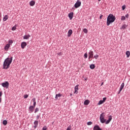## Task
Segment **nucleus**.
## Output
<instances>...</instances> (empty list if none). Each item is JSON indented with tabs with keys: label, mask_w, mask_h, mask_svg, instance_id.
<instances>
[{
	"label": "nucleus",
	"mask_w": 130,
	"mask_h": 130,
	"mask_svg": "<svg viewBox=\"0 0 130 130\" xmlns=\"http://www.w3.org/2000/svg\"><path fill=\"white\" fill-rule=\"evenodd\" d=\"M13 61V57L11 58L8 57L4 60L3 63V69L4 70H8L10 68V66Z\"/></svg>",
	"instance_id": "f257e3e1"
},
{
	"label": "nucleus",
	"mask_w": 130,
	"mask_h": 130,
	"mask_svg": "<svg viewBox=\"0 0 130 130\" xmlns=\"http://www.w3.org/2000/svg\"><path fill=\"white\" fill-rule=\"evenodd\" d=\"M116 19L115 16L113 15L112 14H110L107 17V26H109L111 23H113L114 21Z\"/></svg>",
	"instance_id": "f03ea898"
},
{
	"label": "nucleus",
	"mask_w": 130,
	"mask_h": 130,
	"mask_svg": "<svg viewBox=\"0 0 130 130\" xmlns=\"http://www.w3.org/2000/svg\"><path fill=\"white\" fill-rule=\"evenodd\" d=\"M105 113H102L100 115V119L102 123H104V122L106 121V119H104V116H105Z\"/></svg>",
	"instance_id": "7ed1b4c3"
},
{
	"label": "nucleus",
	"mask_w": 130,
	"mask_h": 130,
	"mask_svg": "<svg viewBox=\"0 0 130 130\" xmlns=\"http://www.w3.org/2000/svg\"><path fill=\"white\" fill-rule=\"evenodd\" d=\"M2 86L4 88H6V89H8V88H9V82L6 81L5 82L2 83Z\"/></svg>",
	"instance_id": "20e7f679"
},
{
	"label": "nucleus",
	"mask_w": 130,
	"mask_h": 130,
	"mask_svg": "<svg viewBox=\"0 0 130 130\" xmlns=\"http://www.w3.org/2000/svg\"><path fill=\"white\" fill-rule=\"evenodd\" d=\"M81 2L79 1V0H78L75 4L74 7L76 9H78V8H79V7H81Z\"/></svg>",
	"instance_id": "39448f33"
},
{
	"label": "nucleus",
	"mask_w": 130,
	"mask_h": 130,
	"mask_svg": "<svg viewBox=\"0 0 130 130\" xmlns=\"http://www.w3.org/2000/svg\"><path fill=\"white\" fill-rule=\"evenodd\" d=\"M124 87V83H122L120 86V89L118 91V94H120V92L122 91V89Z\"/></svg>",
	"instance_id": "423d86ee"
},
{
	"label": "nucleus",
	"mask_w": 130,
	"mask_h": 130,
	"mask_svg": "<svg viewBox=\"0 0 130 130\" xmlns=\"http://www.w3.org/2000/svg\"><path fill=\"white\" fill-rule=\"evenodd\" d=\"M26 46H27V43H26V42H23L21 44V48L22 49H24V48H25V47H26Z\"/></svg>",
	"instance_id": "0eeeda50"
},
{
	"label": "nucleus",
	"mask_w": 130,
	"mask_h": 130,
	"mask_svg": "<svg viewBox=\"0 0 130 130\" xmlns=\"http://www.w3.org/2000/svg\"><path fill=\"white\" fill-rule=\"evenodd\" d=\"M89 57L88 58L89 59H90V58L91 57L92 58H93V56H94V52L92 51H90L89 52Z\"/></svg>",
	"instance_id": "6e6552de"
},
{
	"label": "nucleus",
	"mask_w": 130,
	"mask_h": 130,
	"mask_svg": "<svg viewBox=\"0 0 130 130\" xmlns=\"http://www.w3.org/2000/svg\"><path fill=\"white\" fill-rule=\"evenodd\" d=\"M68 17L70 20H73V18L74 17V13L73 12L70 13L68 15Z\"/></svg>",
	"instance_id": "1a4fd4ad"
},
{
	"label": "nucleus",
	"mask_w": 130,
	"mask_h": 130,
	"mask_svg": "<svg viewBox=\"0 0 130 130\" xmlns=\"http://www.w3.org/2000/svg\"><path fill=\"white\" fill-rule=\"evenodd\" d=\"M93 130H102V129H101V128H100L99 125H96L93 127Z\"/></svg>",
	"instance_id": "9d476101"
},
{
	"label": "nucleus",
	"mask_w": 130,
	"mask_h": 130,
	"mask_svg": "<svg viewBox=\"0 0 130 130\" xmlns=\"http://www.w3.org/2000/svg\"><path fill=\"white\" fill-rule=\"evenodd\" d=\"M34 124L35 125L34 126V128H36L37 126H38V121L37 120L35 121V122H34Z\"/></svg>",
	"instance_id": "9b49d317"
},
{
	"label": "nucleus",
	"mask_w": 130,
	"mask_h": 130,
	"mask_svg": "<svg viewBox=\"0 0 130 130\" xmlns=\"http://www.w3.org/2000/svg\"><path fill=\"white\" fill-rule=\"evenodd\" d=\"M72 34H73V30L72 29H70L68 31V37H71V36L72 35Z\"/></svg>",
	"instance_id": "f8f14e48"
},
{
	"label": "nucleus",
	"mask_w": 130,
	"mask_h": 130,
	"mask_svg": "<svg viewBox=\"0 0 130 130\" xmlns=\"http://www.w3.org/2000/svg\"><path fill=\"white\" fill-rule=\"evenodd\" d=\"M34 107H33V106H30L29 107V110L30 112H33V111H34Z\"/></svg>",
	"instance_id": "ddd939ff"
},
{
	"label": "nucleus",
	"mask_w": 130,
	"mask_h": 130,
	"mask_svg": "<svg viewBox=\"0 0 130 130\" xmlns=\"http://www.w3.org/2000/svg\"><path fill=\"white\" fill-rule=\"evenodd\" d=\"M90 103V101L86 100L84 102V105H89V104Z\"/></svg>",
	"instance_id": "4468645a"
},
{
	"label": "nucleus",
	"mask_w": 130,
	"mask_h": 130,
	"mask_svg": "<svg viewBox=\"0 0 130 130\" xmlns=\"http://www.w3.org/2000/svg\"><path fill=\"white\" fill-rule=\"evenodd\" d=\"M9 48H10V44H7L5 46L4 49H5V50H9Z\"/></svg>",
	"instance_id": "2eb2a0df"
},
{
	"label": "nucleus",
	"mask_w": 130,
	"mask_h": 130,
	"mask_svg": "<svg viewBox=\"0 0 130 130\" xmlns=\"http://www.w3.org/2000/svg\"><path fill=\"white\" fill-rule=\"evenodd\" d=\"M29 5L31 7H33L35 5V1H31L29 2Z\"/></svg>",
	"instance_id": "dca6fc26"
},
{
	"label": "nucleus",
	"mask_w": 130,
	"mask_h": 130,
	"mask_svg": "<svg viewBox=\"0 0 130 130\" xmlns=\"http://www.w3.org/2000/svg\"><path fill=\"white\" fill-rule=\"evenodd\" d=\"M79 90V85H76L75 87V91L74 93L76 94V92Z\"/></svg>",
	"instance_id": "f3484780"
},
{
	"label": "nucleus",
	"mask_w": 130,
	"mask_h": 130,
	"mask_svg": "<svg viewBox=\"0 0 130 130\" xmlns=\"http://www.w3.org/2000/svg\"><path fill=\"white\" fill-rule=\"evenodd\" d=\"M90 69H91V70H94V69H95V64H91L90 67H89Z\"/></svg>",
	"instance_id": "a211bd4d"
},
{
	"label": "nucleus",
	"mask_w": 130,
	"mask_h": 130,
	"mask_svg": "<svg viewBox=\"0 0 130 130\" xmlns=\"http://www.w3.org/2000/svg\"><path fill=\"white\" fill-rule=\"evenodd\" d=\"M58 97H61V94L60 93L56 94L55 95V99H57Z\"/></svg>",
	"instance_id": "6ab92c4d"
},
{
	"label": "nucleus",
	"mask_w": 130,
	"mask_h": 130,
	"mask_svg": "<svg viewBox=\"0 0 130 130\" xmlns=\"http://www.w3.org/2000/svg\"><path fill=\"white\" fill-rule=\"evenodd\" d=\"M8 19H9V17H8V15H6L5 16V17L3 18V21H7V20H8Z\"/></svg>",
	"instance_id": "aec40b11"
},
{
	"label": "nucleus",
	"mask_w": 130,
	"mask_h": 130,
	"mask_svg": "<svg viewBox=\"0 0 130 130\" xmlns=\"http://www.w3.org/2000/svg\"><path fill=\"white\" fill-rule=\"evenodd\" d=\"M3 124H4V125H7V124H8V121H7V120H3Z\"/></svg>",
	"instance_id": "412c9836"
},
{
	"label": "nucleus",
	"mask_w": 130,
	"mask_h": 130,
	"mask_svg": "<svg viewBox=\"0 0 130 130\" xmlns=\"http://www.w3.org/2000/svg\"><path fill=\"white\" fill-rule=\"evenodd\" d=\"M126 27H127V25H126V24H123L122 27H120V29H124L126 28Z\"/></svg>",
	"instance_id": "4be33fe9"
},
{
	"label": "nucleus",
	"mask_w": 130,
	"mask_h": 130,
	"mask_svg": "<svg viewBox=\"0 0 130 130\" xmlns=\"http://www.w3.org/2000/svg\"><path fill=\"white\" fill-rule=\"evenodd\" d=\"M126 55L127 57H129V55H130V52L129 51H127L126 52Z\"/></svg>",
	"instance_id": "5701e85b"
},
{
	"label": "nucleus",
	"mask_w": 130,
	"mask_h": 130,
	"mask_svg": "<svg viewBox=\"0 0 130 130\" xmlns=\"http://www.w3.org/2000/svg\"><path fill=\"white\" fill-rule=\"evenodd\" d=\"M104 103V102H103V100H101L98 103V105H101V104H103Z\"/></svg>",
	"instance_id": "b1692460"
},
{
	"label": "nucleus",
	"mask_w": 130,
	"mask_h": 130,
	"mask_svg": "<svg viewBox=\"0 0 130 130\" xmlns=\"http://www.w3.org/2000/svg\"><path fill=\"white\" fill-rule=\"evenodd\" d=\"M110 121H111L112 120V116L110 115L108 116V119Z\"/></svg>",
	"instance_id": "393cba45"
},
{
	"label": "nucleus",
	"mask_w": 130,
	"mask_h": 130,
	"mask_svg": "<svg viewBox=\"0 0 130 130\" xmlns=\"http://www.w3.org/2000/svg\"><path fill=\"white\" fill-rule=\"evenodd\" d=\"M83 32L86 34H87L88 33V29H87V28H84Z\"/></svg>",
	"instance_id": "a878e982"
},
{
	"label": "nucleus",
	"mask_w": 130,
	"mask_h": 130,
	"mask_svg": "<svg viewBox=\"0 0 130 130\" xmlns=\"http://www.w3.org/2000/svg\"><path fill=\"white\" fill-rule=\"evenodd\" d=\"M39 111V108H36L35 110V113H36L37 112H38Z\"/></svg>",
	"instance_id": "bb28decb"
},
{
	"label": "nucleus",
	"mask_w": 130,
	"mask_h": 130,
	"mask_svg": "<svg viewBox=\"0 0 130 130\" xmlns=\"http://www.w3.org/2000/svg\"><path fill=\"white\" fill-rule=\"evenodd\" d=\"M121 20H122V21H124L125 20V16H122L121 17Z\"/></svg>",
	"instance_id": "cd10ccee"
},
{
	"label": "nucleus",
	"mask_w": 130,
	"mask_h": 130,
	"mask_svg": "<svg viewBox=\"0 0 130 130\" xmlns=\"http://www.w3.org/2000/svg\"><path fill=\"white\" fill-rule=\"evenodd\" d=\"M99 57V55L98 54L94 56V58H95V59H97V58H98Z\"/></svg>",
	"instance_id": "c85d7f7f"
},
{
	"label": "nucleus",
	"mask_w": 130,
	"mask_h": 130,
	"mask_svg": "<svg viewBox=\"0 0 130 130\" xmlns=\"http://www.w3.org/2000/svg\"><path fill=\"white\" fill-rule=\"evenodd\" d=\"M23 39H29V38H28V36L25 35V36L23 37Z\"/></svg>",
	"instance_id": "c756f323"
},
{
	"label": "nucleus",
	"mask_w": 130,
	"mask_h": 130,
	"mask_svg": "<svg viewBox=\"0 0 130 130\" xmlns=\"http://www.w3.org/2000/svg\"><path fill=\"white\" fill-rule=\"evenodd\" d=\"M16 29H17V28H16L15 26H13L12 27L11 30H12V31H15V30H16Z\"/></svg>",
	"instance_id": "7c9ffc66"
},
{
	"label": "nucleus",
	"mask_w": 130,
	"mask_h": 130,
	"mask_svg": "<svg viewBox=\"0 0 130 130\" xmlns=\"http://www.w3.org/2000/svg\"><path fill=\"white\" fill-rule=\"evenodd\" d=\"M84 56L85 58H87V57H88V54H87V53L84 54Z\"/></svg>",
	"instance_id": "2f4dec72"
},
{
	"label": "nucleus",
	"mask_w": 130,
	"mask_h": 130,
	"mask_svg": "<svg viewBox=\"0 0 130 130\" xmlns=\"http://www.w3.org/2000/svg\"><path fill=\"white\" fill-rule=\"evenodd\" d=\"M87 125H91L92 124V122L91 121H89L87 123Z\"/></svg>",
	"instance_id": "473e14b6"
},
{
	"label": "nucleus",
	"mask_w": 130,
	"mask_h": 130,
	"mask_svg": "<svg viewBox=\"0 0 130 130\" xmlns=\"http://www.w3.org/2000/svg\"><path fill=\"white\" fill-rule=\"evenodd\" d=\"M28 97H29V95H28V94H25L24 95V98H25V99H26V98H28Z\"/></svg>",
	"instance_id": "72a5a7b5"
},
{
	"label": "nucleus",
	"mask_w": 130,
	"mask_h": 130,
	"mask_svg": "<svg viewBox=\"0 0 130 130\" xmlns=\"http://www.w3.org/2000/svg\"><path fill=\"white\" fill-rule=\"evenodd\" d=\"M46 129H47V127H46V126H44L43 127L42 130H46Z\"/></svg>",
	"instance_id": "f704fd0d"
},
{
	"label": "nucleus",
	"mask_w": 130,
	"mask_h": 130,
	"mask_svg": "<svg viewBox=\"0 0 130 130\" xmlns=\"http://www.w3.org/2000/svg\"><path fill=\"white\" fill-rule=\"evenodd\" d=\"M125 5H123L122 6V10H125Z\"/></svg>",
	"instance_id": "c9c22d12"
},
{
	"label": "nucleus",
	"mask_w": 130,
	"mask_h": 130,
	"mask_svg": "<svg viewBox=\"0 0 130 130\" xmlns=\"http://www.w3.org/2000/svg\"><path fill=\"white\" fill-rule=\"evenodd\" d=\"M13 41L11 40H9V43H10V44H12L13 43Z\"/></svg>",
	"instance_id": "e433bc0d"
},
{
	"label": "nucleus",
	"mask_w": 130,
	"mask_h": 130,
	"mask_svg": "<svg viewBox=\"0 0 130 130\" xmlns=\"http://www.w3.org/2000/svg\"><path fill=\"white\" fill-rule=\"evenodd\" d=\"M106 99H107V98H104L102 101H103V102H105V101H106Z\"/></svg>",
	"instance_id": "4c0bfd02"
},
{
	"label": "nucleus",
	"mask_w": 130,
	"mask_h": 130,
	"mask_svg": "<svg viewBox=\"0 0 130 130\" xmlns=\"http://www.w3.org/2000/svg\"><path fill=\"white\" fill-rule=\"evenodd\" d=\"M109 122H110V121L109 120H107L106 121V124H108V123H109Z\"/></svg>",
	"instance_id": "58836bf2"
},
{
	"label": "nucleus",
	"mask_w": 130,
	"mask_h": 130,
	"mask_svg": "<svg viewBox=\"0 0 130 130\" xmlns=\"http://www.w3.org/2000/svg\"><path fill=\"white\" fill-rule=\"evenodd\" d=\"M129 16V15H128V14H126L125 16V18H126V19H128V17Z\"/></svg>",
	"instance_id": "ea45409f"
},
{
	"label": "nucleus",
	"mask_w": 130,
	"mask_h": 130,
	"mask_svg": "<svg viewBox=\"0 0 130 130\" xmlns=\"http://www.w3.org/2000/svg\"><path fill=\"white\" fill-rule=\"evenodd\" d=\"M34 105V106H32L33 107L35 108V106H36V102H34V105Z\"/></svg>",
	"instance_id": "a19ab883"
},
{
	"label": "nucleus",
	"mask_w": 130,
	"mask_h": 130,
	"mask_svg": "<svg viewBox=\"0 0 130 130\" xmlns=\"http://www.w3.org/2000/svg\"><path fill=\"white\" fill-rule=\"evenodd\" d=\"M102 17H103V15L102 14H101L100 16V19L102 20Z\"/></svg>",
	"instance_id": "79ce46f5"
},
{
	"label": "nucleus",
	"mask_w": 130,
	"mask_h": 130,
	"mask_svg": "<svg viewBox=\"0 0 130 130\" xmlns=\"http://www.w3.org/2000/svg\"><path fill=\"white\" fill-rule=\"evenodd\" d=\"M36 100V99L35 98H34L32 99V101H33V102H35Z\"/></svg>",
	"instance_id": "37998d69"
},
{
	"label": "nucleus",
	"mask_w": 130,
	"mask_h": 130,
	"mask_svg": "<svg viewBox=\"0 0 130 130\" xmlns=\"http://www.w3.org/2000/svg\"><path fill=\"white\" fill-rule=\"evenodd\" d=\"M3 95V92L0 91V97H2Z\"/></svg>",
	"instance_id": "c03bdc74"
},
{
	"label": "nucleus",
	"mask_w": 130,
	"mask_h": 130,
	"mask_svg": "<svg viewBox=\"0 0 130 130\" xmlns=\"http://www.w3.org/2000/svg\"><path fill=\"white\" fill-rule=\"evenodd\" d=\"M40 115H37V119H39Z\"/></svg>",
	"instance_id": "a18cd8bd"
},
{
	"label": "nucleus",
	"mask_w": 130,
	"mask_h": 130,
	"mask_svg": "<svg viewBox=\"0 0 130 130\" xmlns=\"http://www.w3.org/2000/svg\"><path fill=\"white\" fill-rule=\"evenodd\" d=\"M58 55H61V52L58 53Z\"/></svg>",
	"instance_id": "49530a36"
},
{
	"label": "nucleus",
	"mask_w": 130,
	"mask_h": 130,
	"mask_svg": "<svg viewBox=\"0 0 130 130\" xmlns=\"http://www.w3.org/2000/svg\"><path fill=\"white\" fill-rule=\"evenodd\" d=\"M84 80H85V81H87V80H88V78H84Z\"/></svg>",
	"instance_id": "de8ad7c7"
},
{
	"label": "nucleus",
	"mask_w": 130,
	"mask_h": 130,
	"mask_svg": "<svg viewBox=\"0 0 130 130\" xmlns=\"http://www.w3.org/2000/svg\"><path fill=\"white\" fill-rule=\"evenodd\" d=\"M0 103H2V98H0Z\"/></svg>",
	"instance_id": "09e8293b"
},
{
	"label": "nucleus",
	"mask_w": 130,
	"mask_h": 130,
	"mask_svg": "<svg viewBox=\"0 0 130 130\" xmlns=\"http://www.w3.org/2000/svg\"><path fill=\"white\" fill-rule=\"evenodd\" d=\"M27 37H28V39H29V37H31V36H30V35H28L27 36Z\"/></svg>",
	"instance_id": "8fccbe9b"
},
{
	"label": "nucleus",
	"mask_w": 130,
	"mask_h": 130,
	"mask_svg": "<svg viewBox=\"0 0 130 130\" xmlns=\"http://www.w3.org/2000/svg\"><path fill=\"white\" fill-rule=\"evenodd\" d=\"M103 85V82L101 84V86H102Z\"/></svg>",
	"instance_id": "3c124183"
},
{
	"label": "nucleus",
	"mask_w": 130,
	"mask_h": 130,
	"mask_svg": "<svg viewBox=\"0 0 130 130\" xmlns=\"http://www.w3.org/2000/svg\"><path fill=\"white\" fill-rule=\"evenodd\" d=\"M99 1V2H100L101 0H98Z\"/></svg>",
	"instance_id": "603ef678"
}]
</instances>
